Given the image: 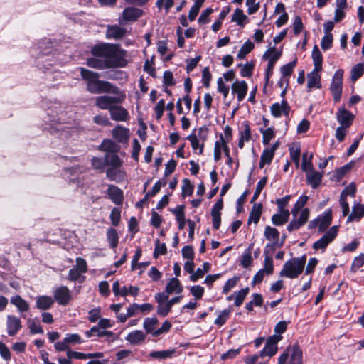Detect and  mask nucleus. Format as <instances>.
I'll return each mask as SVG.
<instances>
[{
  "instance_id": "obj_36",
  "label": "nucleus",
  "mask_w": 364,
  "mask_h": 364,
  "mask_svg": "<svg viewBox=\"0 0 364 364\" xmlns=\"http://www.w3.org/2000/svg\"><path fill=\"white\" fill-rule=\"evenodd\" d=\"M319 223V231H324L331 224L332 220V213L329 210L323 213V215L318 217Z\"/></svg>"
},
{
  "instance_id": "obj_22",
  "label": "nucleus",
  "mask_w": 364,
  "mask_h": 364,
  "mask_svg": "<svg viewBox=\"0 0 364 364\" xmlns=\"http://www.w3.org/2000/svg\"><path fill=\"white\" fill-rule=\"evenodd\" d=\"M232 93L237 95V98L239 102L244 100L247 92V84L245 81H236L232 85Z\"/></svg>"
},
{
  "instance_id": "obj_37",
  "label": "nucleus",
  "mask_w": 364,
  "mask_h": 364,
  "mask_svg": "<svg viewBox=\"0 0 364 364\" xmlns=\"http://www.w3.org/2000/svg\"><path fill=\"white\" fill-rule=\"evenodd\" d=\"M127 341L132 344H138L145 339V335L141 331H134L129 333L127 338Z\"/></svg>"
},
{
  "instance_id": "obj_11",
  "label": "nucleus",
  "mask_w": 364,
  "mask_h": 364,
  "mask_svg": "<svg viewBox=\"0 0 364 364\" xmlns=\"http://www.w3.org/2000/svg\"><path fill=\"white\" fill-rule=\"evenodd\" d=\"M282 339L280 335H274L267 340L264 348L261 350L260 357L272 356L277 351V343Z\"/></svg>"
},
{
  "instance_id": "obj_38",
  "label": "nucleus",
  "mask_w": 364,
  "mask_h": 364,
  "mask_svg": "<svg viewBox=\"0 0 364 364\" xmlns=\"http://www.w3.org/2000/svg\"><path fill=\"white\" fill-rule=\"evenodd\" d=\"M182 291V287L180 284V282L176 278H172L170 282L168 283L166 287V292L168 294H172L173 292L180 293Z\"/></svg>"
},
{
  "instance_id": "obj_61",
  "label": "nucleus",
  "mask_w": 364,
  "mask_h": 364,
  "mask_svg": "<svg viewBox=\"0 0 364 364\" xmlns=\"http://www.w3.org/2000/svg\"><path fill=\"white\" fill-rule=\"evenodd\" d=\"M237 281L238 278L236 277L229 279L223 286V293L227 294L230 291V290L236 286Z\"/></svg>"
},
{
  "instance_id": "obj_47",
  "label": "nucleus",
  "mask_w": 364,
  "mask_h": 364,
  "mask_svg": "<svg viewBox=\"0 0 364 364\" xmlns=\"http://www.w3.org/2000/svg\"><path fill=\"white\" fill-rule=\"evenodd\" d=\"M267 181V177L264 176L262 178H261L259 182L257 183L255 191L254 193V195L251 199L250 203H254L257 198L259 197V194L261 193L262 190L265 186Z\"/></svg>"
},
{
  "instance_id": "obj_46",
  "label": "nucleus",
  "mask_w": 364,
  "mask_h": 364,
  "mask_svg": "<svg viewBox=\"0 0 364 364\" xmlns=\"http://www.w3.org/2000/svg\"><path fill=\"white\" fill-rule=\"evenodd\" d=\"M204 0H196L194 5L191 8L188 13V18L190 21L195 20L198 14L200 7L202 6Z\"/></svg>"
},
{
  "instance_id": "obj_13",
  "label": "nucleus",
  "mask_w": 364,
  "mask_h": 364,
  "mask_svg": "<svg viewBox=\"0 0 364 364\" xmlns=\"http://www.w3.org/2000/svg\"><path fill=\"white\" fill-rule=\"evenodd\" d=\"M106 194L109 199H110L114 204L120 205L124 201V192L118 186L110 184L106 191Z\"/></svg>"
},
{
  "instance_id": "obj_17",
  "label": "nucleus",
  "mask_w": 364,
  "mask_h": 364,
  "mask_svg": "<svg viewBox=\"0 0 364 364\" xmlns=\"http://www.w3.org/2000/svg\"><path fill=\"white\" fill-rule=\"evenodd\" d=\"M271 113L274 117H279L282 114L289 115L290 107L286 100H282L281 103L276 102L272 105L270 107Z\"/></svg>"
},
{
  "instance_id": "obj_62",
  "label": "nucleus",
  "mask_w": 364,
  "mask_h": 364,
  "mask_svg": "<svg viewBox=\"0 0 364 364\" xmlns=\"http://www.w3.org/2000/svg\"><path fill=\"white\" fill-rule=\"evenodd\" d=\"M140 150H141V145H140L138 139H134L133 140L132 157L136 162L139 161V156Z\"/></svg>"
},
{
  "instance_id": "obj_59",
  "label": "nucleus",
  "mask_w": 364,
  "mask_h": 364,
  "mask_svg": "<svg viewBox=\"0 0 364 364\" xmlns=\"http://www.w3.org/2000/svg\"><path fill=\"white\" fill-rule=\"evenodd\" d=\"M36 320H37V323L35 321L34 319L32 321H29L30 323H29L28 327L30 328V332L32 334H36V333L43 334V329L38 323L39 321L37 318H36Z\"/></svg>"
},
{
  "instance_id": "obj_32",
  "label": "nucleus",
  "mask_w": 364,
  "mask_h": 364,
  "mask_svg": "<svg viewBox=\"0 0 364 364\" xmlns=\"http://www.w3.org/2000/svg\"><path fill=\"white\" fill-rule=\"evenodd\" d=\"M10 301L20 312H26L29 310V304L20 295L12 296Z\"/></svg>"
},
{
  "instance_id": "obj_18",
  "label": "nucleus",
  "mask_w": 364,
  "mask_h": 364,
  "mask_svg": "<svg viewBox=\"0 0 364 364\" xmlns=\"http://www.w3.org/2000/svg\"><path fill=\"white\" fill-rule=\"evenodd\" d=\"M120 149V145L112 139H104L98 146V150L109 154H117Z\"/></svg>"
},
{
  "instance_id": "obj_2",
  "label": "nucleus",
  "mask_w": 364,
  "mask_h": 364,
  "mask_svg": "<svg viewBox=\"0 0 364 364\" xmlns=\"http://www.w3.org/2000/svg\"><path fill=\"white\" fill-rule=\"evenodd\" d=\"M81 79L85 82L86 90L92 94L109 93L117 95L119 88L109 81L100 80L98 73L80 67Z\"/></svg>"
},
{
  "instance_id": "obj_7",
  "label": "nucleus",
  "mask_w": 364,
  "mask_h": 364,
  "mask_svg": "<svg viewBox=\"0 0 364 364\" xmlns=\"http://www.w3.org/2000/svg\"><path fill=\"white\" fill-rule=\"evenodd\" d=\"M343 77V70L341 69L336 70L333 77L330 90L336 102H339L341 100L342 94Z\"/></svg>"
},
{
  "instance_id": "obj_25",
  "label": "nucleus",
  "mask_w": 364,
  "mask_h": 364,
  "mask_svg": "<svg viewBox=\"0 0 364 364\" xmlns=\"http://www.w3.org/2000/svg\"><path fill=\"white\" fill-rule=\"evenodd\" d=\"M264 235L268 241L272 242V245L267 244L266 245L265 249H267L268 247H272L273 245H275L278 242L279 232L275 228L267 225L265 227ZM264 252L267 254L266 250H264Z\"/></svg>"
},
{
  "instance_id": "obj_41",
  "label": "nucleus",
  "mask_w": 364,
  "mask_h": 364,
  "mask_svg": "<svg viewBox=\"0 0 364 364\" xmlns=\"http://www.w3.org/2000/svg\"><path fill=\"white\" fill-rule=\"evenodd\" d=\"M247 17L240 9H236L232 16V21L236 22L238 26H244Z\"/></svg>"
},
{
  "instance_id": "obj_16",
  "label": "nucleus",
  "mask_w": 364,
  "mask_h": 364,
  "mask_svg": "<svg viewBox=\"0 0 364 364\" xmlns=\"http://www.w3.org/2000/svg\"><path fill=\"white\" fill-rule=\"evenodd\" d=\"M117 154H105L104 157L94 156L91 159L92 167L100 171H104L105 167L109 166L110 159L115 157Z\"/></svg>"
},
{
  "instance_id": "obj_23",
  "label": "nucleus",
  "mask_w": 364,
  "mask_h": 364,
  "mask_svg": "<svg viewBox=\"0 0 364 364\" xmlns=\"http://www.w3.org/2000/svg\"><path fill=\"white\" fill-rule=\"evenodd\" d=\"M305 172L306 176V182L312 188H316L321 183L323 173L314 171V169H309Z\"/></svg>"
},
{
  "instance_id": "obj_29",
  "label": "nucleus",
  "mask_w": 364,
  "mask_h": 364,
  "mask_svg": "<svg viewBox=\"0 0 364 364\" xmlns=\"http://www.w3.org/2000/svg\"><path fill=\"white\" fill-rule=\"evenodd\" d=\"M54 304V300L49 296H40L36 301V307L40 310L50 309Z\"/></svg>"
},
{
  "instance_id": "obj_24",
  "label": "nucleus",
  "mask_w": 364,
  "mask_h": 364,
  "mask_svg": "<svg viewBox=\"0 0 364 364\" xmlns=\"http://www.w3.org/2000/svg\"><path fill=\"white\" fill-rule=\"evenodd\" d=\"M129 129L120 125L117 126L112 132L114 139H116L117 142L122 144H125L128 141L129 137Z\"/></svg>"
},
{
  "instance_id": "obj_21",
  "label": "nucleus",
  "mask_w": 364,
  "mask_h": 364,
  "mask_svg": "<svg viewBox=\"0 0 364 364\" xmlns=\"http://www.w3.org/2000/svg\"><path fill=\"white\" fill-rule=\"evenodd\" d=\"M6 325L7 333L10 336H15L22 327L20 318L11 315L7 316Z\"/></svg>"
},
{
  "instance_id": "obj_33",
  "label": "nucleus",
  "mask_w": 364,
  "mask_h": 364,
  "mask_svg": "<svg viewBox=\"0 0 364 364\" xmlns=\"http://www.w3.org/2000/svg\"><path fill=\"white\" fill-rule=\"evenodd\" d=\"M262 213V205L261 203H255L250 211L248 223L253 222L257 224Z\"/></svg>"
},
{
  "instance_id": "obj_30",
  "label": "nucleus",
  "mask_w": 364,
  "mask_h": 364,
  "mask_svg": "<svg viewBox=\"0 0 364 364\" xmlns=\"http://www.w3.org/2000/svg\"><path fill=\"white\" fill-rule=\"evenodd\" d=\"M289 215L290 213L289 210H279L278 213L274 214L272 216V222L274 225H282L289 220Z\"/></svg>"
},
{
  "instance_id": "obj_6",
  "label": "nucleus",
  "mask_w": 364,
  "mask_h": 364,
  "mask_svg": "<svg viewBox=\"0 0 364 364\" xmlns=\"http://www.w3.org/2000/svg\"><path fill=\"white\" fill-rule=\"evenodd\" d=\"M338 235V226L331 227L318 240L316 241L312 247L315 250L324 251L328 244L332 242Z\"/></svg>"
},
{
  "instance_id": "obj_60",
  "label": "nucleus",
  "mask_w": 364,
  "mask_h": 364,
  "mask_svg": "<svg viewBox=\"0 0 364 364\" xmlns=\"http://www.w3.org/2000/svg\"><path fill=\"white\" fill-rule=\"evenodd\" d=\"M101 317V309L100 307L91 309L88 312V320L91 323L96 322Z\"/></svg>"
},
{
  "instance_id": "obj_44",
  "label": "nucleus",
  "mask_w": 364,
  "mask_h": 364,
  "mask_svg": "<svg viewBox=\"0 0 364 364\" xmlns=\"http://www.w3.org/2000/svg\"><path fill=\"white\" fill-rule=\"evenodd\" d=\"M249 292V288L246 287L240 289L238 291H235V305L236 306H240L243 303L246 296Z\"/></svg>"
},
{
  "instance_id": "obj_4",
  "label": "nucleus",
  "mask_w": 364,
  "mask_h": 364,
  "mask_svg": "<svg viewBox=\"0 0 364 364\" xmlns=\"http://www.w3.org/2000/svg\"><path fill=\"white\" fill-rule=\"evenodd\" d=\"M122 165L123 160L117 154L115 157L110 159L109 166L105 171L107 178L109 181L117 183L124 181L127 174L124 170L121 169Z\"/></svg>"
},
{
  "instance_id": "obj_19",
  "label": "nucleus",
  "mask_w": 364,
  "mask_h": 364,
  "mask_svg": "<svg viewBox=\"0 0 364 364\" xmlns=\"http://www.w3.org/2000/svg\"><path fill=\"white\" fill-rule=\"evenodd\" d=\"M336 118L341 127L348 128L352 124L354 115L345 109H340L336 113Z\"/></svg>"
},
{
  "instance_id": "obj_48",
  "label": "nucleus",
  "mask_w": 364,
  "mask_h": 364,
  "mask_svg": "<svg viewBox=\"0 0 364 364\" xmlns=\"http://www.w3.org/2000/svg\"><path fill=\"white\" fill-rule=\"evenodd\" d=\"M364 264V254L360 253L358 256L355 257L351 264V272H355L358 269L361 268Z\"/></svg>"
},
{
  "instance_id": "obj_9",
  "label": "nucleus",
  "mask_w": 364,
  "mask_h": 364,
  "mask_svg": "<svg viewBox=\"0 0 364 364\" xmlns=\"http://www.w3.org/2000/svg\"><path fill=\"white\" fill-rule=\"evenodd\" d=\"M274 272V264L272 257L266 255L264 261V267L259 269L254 276L252 284L253 285L261 283L265 275H270Z\"/></svg>"
},
{
  "instance_id": "obj_1",
  "label": "nucleus",
  "mask_w": 364,
  "mask_h": 364,
  "mask_svg": "<svg viewBox=\"0 0 364 364\" xmlns=\"http://www.w3.org/2000/svg\"><path fill=\"white\" fill-rule=\"evenodd\" d=\"M90 53L94 57L103 58L108 60L116 68H124L127 65L125 58V50L121 49L119 44L109 43H100L93 46Z\"/></svg>"
},
{
  "instance_id": "obj_51",
  "label": "nucleus",
  "mask_w": 364,
  "mask_h": 364,
  "mask_svg": "<svg viewBox=\"0 0 364 364\" xmlns=\"http://www.w3.org/2000/svg\"><path fill=\"white\" fill-rule=\"evenodd\" d=\"M289 153L291 159L295 163L296 166H298L300 161V147L299 146H294L289 147Z\"/></svg>"
},
{
  "instance_id": "obj_52",
  "label": "nucleus",
  "mask_w": 364,
  "mask_h": 364,
  "mask_svg": "<svg viewBox=\"0 0 364 364\" xmlns=\"http://www.w3.org/2000/svg\"><path fill=\"white\" fill-rule=\"evenodd\" d=\"M356 193V187L355 183H351L346 186L341 193L340 197L346 198L348 196L355 197Z\"/></svg>"
},
{
  "instance_id": "obj_45",
  "label": "nucleus",
  "mask_w": 364,
  "mask_h": 364,
  "mask_svg": "<svg viewBox=\"0 0 364 364\" xmlns=\"http://www.w3.org/2000/svg\"><path fill=\"white\" fill-rule=\"evenodd\" d=\"M254 47L255 46L251 41H246L240 48V51L238 52L237 55V58L243 59L247 54L252 51Z\"/></svg>"
},
{
  "instance_id": "obj_27",
  "label": "nucleus",
  "mask_w": 364,
  "mask_h": 364,
  "mask_svg": "<svg viewBox=\"0 0 364 364\" xmlns=\"http://www.w3.org/2000/svg\"><path fill=\"white\" fill-rule=\"evenodd\" d=\"M321 71V70L314 69L311 73L307 75V87L309 90H311L312 88H321V75L318 73Z\"/></svg>"
},
{
  "instance_id": "obj_40",
  "label": "nucleus",
  "mask_w": 364,
  "mask_h": 364,
  "mask_svg": "<svg viewBox=\"0 0 364 364\" xmlns=\"http://www.w3.org/2000/svg\"><path fill=\"white\" fill-rule=\"evenodd\" d=\"M187 139L191 142V147L194 151L198 149L199 154H202L203 153L204 143L197 139L196 134H190L189 136H187Z\"/></svg>"
},
{
  "instance_id": "obj_56",
  "label": "nucleus",
  "mask_w": 364,
  "mask_h": 364,
  "mask_svg": "<svg viewBox=\"0 0 364 364\" xmlns=\"http://www.w3.org/2000/svg\"><path fill=\"white\" fill-rule=\"evenodd\" d=\"M181 188L183 196H191L193 192V186L187 178L183 180V186Z\"/></svg>"
},
{
  "instance_id": "obj_39",
  "label": "nucleus",
  "mask_w": 364,
  "mask_h": 364,
  "mask_svg": "<svg viewBox=\"0 0 364 364\" xmlns=\"http://www.w3.org/2000/svg\"><path fill=\"white\" fill-rule=\"evenodd\" d=\"M281 55L282 51H277L276 50L275 47H272L269 48L267 50H266L262 58L265 60H268L276 63V62L279 59Z\"/></svg>"
},
{
  "instance_id": "obj_26",
  "label": "nucleus",
  "mask_w": 364,
  "mask_h": 364,
  "mask_svg": "<svg viewBox=\"0 0 364 364\" xmlns=\"http://www.w3.org/2000/svg\"><path fill=\"white\" fill-rule=\"evenodd\" d=\"M127 29L117 25L108 26L106 33V37L108 39H122L126 36Z\"/></svg>"
},
{
  "instance_id": "obj_50",
  "label": "nucleus",
  "mask_w": 364,
  "mask_h": 364,
  "mask_svg": "<svg viewBox=\"0 0 364 364\" xmlns=\"http://www.w3.org/2000/svg\"><path fill=\"white\" fill-rule=\"evenodd\" d=\"M296 64V59L294 61L290 62L281 68V73L283 77L290 76L293 72L294 68H295Z\"/></svg>"
},
{
  "instance_id": "obj_14",
  "label": "nucleus",
  "mask_w": 364,
  "mask_h": 364,
  "mask_svg": "<svg viewBox=\"0 0 364 364\" xmlns=\"http://www.w3.org/2000/svg\"><path fill=\"white\" fill-rule=\"evenodd\" d=\"M86 65L91 68L97 70L117 68L109 60L94 56L87 59Z\"/></svg>"
},
{
  "instance_id": "obj_53",
  "label": "nucleus",
  "mask_w": 364,
  "mask_h": 364,
  "mask_svg": "<svg viewBox=\"0 0 364 364\" xmlns=\"http://www.w3.org/2000/svg\"><path fill=\"white\" fill-rule=\"evenodd\" d=\"M109 218L112 223V225L114 226H117L121 220V211L117 208H114L110 213Z\"/></svg>"
},
{
  "instance_id": "obj_55",
  "label": "nucleus",
  "mask_w": 364,
  "mask_h": 364,
  "mask_svg": "<svg viewBox=\"0 0 364 364\" xmlns=\"http://www.w3.org/2000/svg\"><path fill=\"white\" fill-rule=\"evenodd\" d=\"M159 192V180L156 181L154 186L152 187V189L151 191H149L146 194L144 198L141 200V203H146L148 202L149 199L153 196H154L156 194H157Z\"/></svg>"
},
{
  "instance_id": "obj_42",
  "label": "nucleus",
  "mask_w": 364,
  "mask_h": 364,
  "mask_svg": "<svg viewBox=\"0 0 364 364\" xmlns=\"http://www.w3.org/2000/svg\"><path fill=\"white\" fill-rule=\"evenodd\" d=\"M312 158H313L312 154H310L309 155L308 153L306 152L302 154L301 168H302L303 171L306 172V171H309V169L311 168V170L314 168L313 164L311 161Z\"/></svg>"
},
{
  "instance_id": "obj_43",
  "label": "nucleus",
  "mask_w": 364,
  "mask_h": 364,
  "mask_svg": "<svg viewBox=\"0 0 364 364\" xmlns=\"http://www.w3.org/2000/svg\"><path fill=\"white\" fill-rule=\"evenodd\" d=\"M230 312L231 311L229 309H226L222 311H220L218 316L214 321V323L218 326H222L224 325L230 317Z\"/></svg>"
},
{
  "instance_id": "obj_49",
  "label": "nucleus",
  "mask_w": 364,
  "mask_h": 364,
  "mask_svg": "<svg viewBox=\"0 0 364 364\" xmlns=\"http://www.w3.org/2000/svg\"><path fill=\"white\" fill-rule=\"evenodd\" d=\"M364 73V65L361 63L356 64L351 70V79L353 81L357 80Z\"/></svg>"
},
{
  "instance_id": "obj_54",
  "label": "nucleus",
  "mask_w": 364,
  "mask_h": 364,
  "mask_svg": "<svg viewBox=\"0 0 364 364\" xmlns=\"http://www.w3.org/2000/svg\"><path fill=\"white\" fill-rule=\"evenodd\" d=\"M167 299L168 295L161 294V316H166L172 307L168 302H164Z\"/></svg>"
},
{
  "instance_id": "obj_5",
  "label": "nucleus",
  "mask_w": 364,
  "mask_h": 364,
  "mask_svg": "<svg viewBox=\"0 0 364 364\" xmlns=\"http://www.w3.org/2000/svg\"><path fill=\"white\" fill-rule=\"evenodd\" d=\"M302 364V351L301 348L295 345L288 347L279 356L278 364Z\"/></svg>"
},
{
  "instance_id": "obj_57",
  "label": "nucleus",
  "mask_w": 364,
  "mask_h": 364,
  "mask_svg": "<svg viewBox=\"0 0 364 364\" xmlns=\"http://www.w3.org/2000/svg\"><path fill=\"white\" fill-rule=\"evenodd\" d=\"M0 355L1 358L6 361H9L11 358V353L10 350L7 346L1 341H0Z\"/></svg>"
},
{
  "instance_id": "obj_20",
  "label": "nucleus",
  "mask_w": 364,
  "mask_h": 364,
  "mask_svg": "<svg viewBox=\"0 0 364 364\" xmlns=\"http://www.w3.org/2000/svg\"><path fill=\"white\" fill-rule=\"evenodd\" d=\"M109 112L111 119L114 121L126 122L129 118L128 111L120 105H115Z\"/></svg>"
},
{
  "instance_id": "obj_8",
  "label": "nucleus",
  "mask_w": 364,
  "mask_h": 364,
  "mask_svg": "<svg viewBox=\"0 0 364 364\" xmlns=\"http://www.w3.org/2000/svg\"><path fill=\"white\" fill-rule=\"evenodd\" d=\"M123 98L109 95H102L96 97L95 105L101 109H108L109 112L115 105L122 103Z\"/></svg>"
},
{
  "instance_id": "obj_10",
  "label": "nucleus",
  "mask_w": 364,
  "mask_h": 364,
  "mask_svg": "<svg viewBox=\"0 0 364 364\" xmlns=\"http://www.w3.org/2000/svg\"><path fill=\"white\" fill-rule=\"evenodd\" d=\"M309 218V210L304 208L301 210L299 215L293 217L292 220L287 225V229L289 232L299 230L301 226L305 225Z\"/></svg>"
},
{
  "instance_id": "obj_3",
  "label": "nucleus",
  "mask_w": 364,
  "mask_h": 364,
  "mask_svg": "<svg viewBox=\"0 0 364 364\" xmlns=\"http://www.w3.org/2000/svg\"><path fill=\"white\" fill-rule=\"evenodd\" d=\"M306 262V257L305 255L285 262L279 272V276L289 279L297 278L303 272Z\"/></svg>"
},
{
  "instance_id": "obj_28",
  "label": "nucleus",
  "mask_w": 364,
  "mask_h": 364,
  "mask_svg": "<svg viewBox=\"0 0 364 364\" xmlns=\"http://www.w3.org/2000/svg\"><path fill=\"white\" fill-rule=\"evenodd\" d=\"M364 216V204L355 203L353 205L351 213L347 218V223L354 220L359 221Z\"/></svg>"
},
{
  "instance_id": "obj_64",
  "label": "nucleus",
  "mask_w": 364,
  "mask_h": 364,
  "mask_svg": "<svg viewBox=\"0 0 364 364\" xmlns=\"http://www.w3.org/2000/svg\"><path fill=\"white\" fill-rule=\"evenodd\" d=\"M332 42H333V36L332 35H325L321 43V48L323 50H328L332 46Z\"/></svg>"
},
{
  "instance_id": "obj_58",
  "label": "nucleus",
  "mask_w": 364,
  "mask_h": 364,
  "mask_svg": "<svg viewBox=\"0 0 364 364\" xmlns=\"http://www.w3.org/2000/svg\"><path fill=\"white\" fill-rule=\"evenodd\" d=\"M218 91L223 94V97L225 99L229 94V87L225 84L223 80L220 77L217 81Z\"/></svg>"
},
{
  "instance_id": "obj_31",
  "label": "nucleus",
  "mask_w": 364,
  "mask_h": 364,
  "mask_svg": "<svg viewBox=\"0 0 364 364\" xmlns=\"http://www.w3.org/2000/svg\"><path fill=\"white\" fill-rule=\"evenodd\" d=\"M156 318H146L144 321V328L147 333H152L154 337L159 336V329L154 330V326L158 323Z\"/></svg>"
},
{
  "instance_id": "obj_15",
  "label": "nucleus",
  "mask_w": 364,
  "mask_h": 364,
  "mask_svg": "<svg viewBox=\"0 0 364 364\" xmlns=\"http://www.w3.org/2000/svg\"><path fill=\"white\" fill-rule=\"evenodd\" d=\"M143 10L134 6L124 8L122 14V18L125 22H134L142 16Z\"/></svg>"
},
{
  "instance_id": "obj_12",
  "label": "nucleus",
  "mask_w": 364,
  "mask_h": 364,
  "mask_svg": "<svg viewBox=\"0 0 364 364\" xmlns=\"http://www.w3.org/2000/svg\"><path fill=\"white\" fill-rule=\"evenodd\" d=\"M53 297L59 305L66 306L71 300L72 295L68 287L61 286L56 289Z\"/></svg>"
},
{
  "instance_id": "obj_35",
  "label": "nucleus",
  "mask_w": 364,
  "mask_h": 364,
  "mask_svg": "<svg viewBox=\"0 0 364 364\" xmlns=\"http://www.w3.org/2000/svg\"><path fill=\"white\" fill-rule=\"evenodd\" d=\"M311 57L314 65V69L322 70L323 56L316 45L313 48Z\"/></svg>"
},
{
  "instance_id": "obj_63",
  "label": "nucleus",
  "mask_w": 364,
  "mask_h": 364,
  "mask_svg": "<svg viewBox=\"0 0 364 364\" xmlns=\"http://www.w3.org/2000/svg\"><path fill=\"white\" fill-rule=\"evenodd\" d=\"M263 139L262 142L264 144H268L272 139L274 137V132L272 128H267L265 130H261Z\"/></svg>"
},
{
  "instance_id": "obj_34",
  "label": "nucleus",
  "mask_w": 364,
  "mask_h": 364,
  "mask_svg": "<svg viewBox=\"0 0 364 364\" xmlns=\"http://www.w3.org/2000/svg\"><path fill=\"white\" fill-rule=\"evenodd\" d=\"M106 235L110 248H116L119 243V235L117 230L114 228H109L107 231Z\"/></svg>"
}]
</instances>
